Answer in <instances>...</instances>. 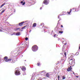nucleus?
<instances>
[{"mask_svg": "<svg viewBox=\"0 0 80 80\" xmlns=\"http://www.w3.org/2000/svg\"><path fill=\"white\" fill-rule=\"evenodd\" d=\"M38 50V47L37 45H34L32 48V50L33 52H36Z\"/></svg>", "mask_w": 80, "mask_h": 80, "instance_id": "nucleus-1", "label": "nucleus"}, {"mask_svg": "<svg viewBox=\"0 0 80 80\" xmlns=\"http://www.w3.org/2000/svg\"><path fill=\"white\" fill-rule=\"evenodd\" d=\"M20 72L18 70L15 69V74L16 75H20Z\"/></svg>", "mask_w": 80, "mask_h": 80, "instance_id": "nucleus-2", "label": "nucleus"}, {"mask_svg": "<svg viewBox=\"0 0 80 80\" xmlns=\"http://www.w3.org/2000/svg\"><path fill=\"white\" fill-rule=\"evenodd\" d=\"M4 59L5 60V62H10V61H11L12 60V59H8V57L7 56H5L4 57Z\"/></svg>", "mask_w": 80, "mask_h": 80, "instance_id": "nucleus-3", "label": "nucleus"}, {"mask_svg": "<svg viewBox=\"0 0 80 80\" xmlns=\"http://www.w3.org/2000/svg\"><path fill=\"white\" fill-rule=\"evenodd\" d=\"M43 3H44L46 5H48V3H49V2H48V1H47V0H45L43 1Z\"/></svg>", "mask_w": 80, "mask_h": 80, "instance_id": "nucleus-4", "label": "nucleus"}, {"mask_svg": "<svg viewBox=\"0 0 80 80\" xmlns=\"http://www.w3.org/2000/svg\"><path fill=\"white\" fill-rule=\"evenodd\" d=\"M25 23L24 22H21L19 24V26H22V25H23V23Z\"/></svg>", "mask_w": 80, "mask_h": 80, "instance_id": "nucleus-5", "label": "nucleus"}, {"mask_svg": "<svg viewBox=\"0 0 80 80\" xmlns=\"http://www.w3.org/2000/svg\"><path fill=\"white\" fill-rule=\"evenodd\" d=\"M72 67L70 66L69 68L67 70V71H68V72H70V71L72 70Z\"/></svg>", "mask_w": 80, "mask_h": 80, "instance_id": "nucleus-6", "label": "nucleus"}, {"mask_svg": "<svg viewBox=\"0 0 80 80\" xmlns=\"http://www.w3.org/2000/svg\"><path fill=\"white\" fill-rule=\"evenodd\" d=\"M71 64L72 65H73V64H75V59H73V60L71 61Z\"/></svg>", "mask_w": 80, "mask_h": 80, "instance_id": "nucleus-7", "label": "nucleus"}, {"mask_svg": "<svg viewBox=\"0 0 80 80\" xmlns=\"http://www.w3.org/2000/svg\"><path fill=\"white\" fill-rule=\"evenodd\" d=\"M46 75L47 77H50V72L47 73L46 74Z\"/></svg>", "mask_w": 80, "mask_h": 80, "instance_id": "nucleus-8", "label": "nucleus"}, {"mask_svg": "<svg viewBox=\"0 0 80 80\" xmlns=\"http://www.w3.org/2000/svg\"><path fill=\"white\" fill-rule=\"evenodd\" d=\"M15 35L17 36H19V35H20V32H17Z\"/></svg>", "mask_w": 80, "mask_h": 80, "instance_id": "nucleus-9", "label": "nucleus"}, {"mask_svg": "<svg viewBox=\"0 0 80 80\" xmlns=\"http://www.w3.org/2000/svg\"><path fill=\"white\" fill-rule=\"evenodd\" d=\"M21 69H22V71H24L25 70H26V69L25 68V67H22V68Z\"/></svg>", "mask_w": 80, "mask_h": 80, "instance_id": "nucleus-10", "label": "nucleus"}, {"mask_svg": "<svg viewBox=\"0 0 80 80\" xmlns=\"http://www.w3.org/2000/svg\"><path fill=\"white\" fill-rule=\"evenodd\" d=\"M5 9H4V10H2L0 13V15H2V13H3V12H5Z\"/></svg>", "mask_w": 80, "mask_h": 80, "instance_id": "nucleus-11", "label": "nucleus"}, {"mask_svg": "<svg viewBox=\"0 0 80 80\" xmlns=\"http://www.w3.org/2000/svg\"><path fill=\"white\" fill-rule=\"evenodd\" d=\"M37 26V24L36 23H34L33 25V27H35Z\"/></svg>", "mask_w": 80, "mask_h": 80, "instance_id": "nucleus-12", "label": "nucleus"}, {"mask_svg": "<svg viewBox=\"0 0 80 80\" xmlns=\"http://www.w3.org/2000/svg\"><path fill=\"white\" fill-rule=\"evenodd\" d=\"M71 12H72V9H71L70 10V11L69 12H67V13H68V14H70V13H71Z\"/></svg>", "mask_w": 80, "mask_h": 80, "instance_id": "nucleus-13", "label": "nucleus"}, {"mask_svg": "<svg viewBox=\"0 0 80 80\" xmlns=\"http://www.w3.org/2000/svg\"><path fill=\"white\" fill-rule=\"evenodd\" d=\"M4 5H5V3H4L2 4V5L1 6L0 8H2V7H3Z\"/></svg>", "mask_w": 80, "mask_h": 80, "instance_id": "nucleus-14", "label": "nucleus"}, {"mask_svg": "<svg viewBox=\"0 0 80 80\" xmlns=\"http://www.w3.org/2000/svg\"><path fill=\"white\" fill-rule=\"evenodd\" d=\"M25 27H27V26H25L23 27L22 28V29H25Z\"/></svg>", "mask_w": 80, "mask_h": 80, "instance_id": "nucleus-15", "label": "nucleus"}, {"mask_svg": "<svg viewBox=\"0 0 80 80\" xmlns=\"http://www.w3.org/2000/svg\"><path fill=\"white\" fill-rule=\"evenodd\" d=\"M15 62H14V60H12L11 61V63H14Z\"/></svg>", "mask_w": 80, "mask_h": 80, "instance_id": "nucleus-16", "label": "nucleus"}, {"mask_svg": "<svg viewBox=\"0 0 80 80\" xmlns=\"http://www.w3.org/2000/svg\"><path fill=\"white\" fill-rule=\"evenodd\" d=\"M63 31H59V33H63Z\"/></svg>", "mask_w": 80, "mask_h": 80, "instance_id": "nucleus-17", "label": "nucleus"}, {"mask_svg": "<svg viewBox=\"0 0 80 80\" xmlns=\"http://www.w3.org/2000/svg\"><path fill=\"white\" fill-rule=\"evenodd\" d=\"M62 79L63 80H64V79H65V77H64V76H62Z\"/></svg>", "mask_w": 80, "mask_h": 80, "instance_id": "nucleus-18", "label": "nucleus"}, {"mask_svg": "<svg viewBox=\"0 0 80 80\" xmlns=\"http://www.w3.org/2000/svg\"><path fill=\"white\" fill-rule=\"evenodd\" d=\"M40 65V63H37V65L38 66H39V65Z\"/></svg>", "mask_w": 80, "mask_h": 80, "instance_id": "nucleus-19", "label": "nucleus"}, {"mask_svg": "<svg viewBox=\"0 0 80 80\" xmlns=\"http://www.w3.org/2000/svg\"><path fill=\"white\" fill-rule=\"evenodd\" d=\"M19 31L22 32V31H23V30H22V28H20V29H19Z\"/></svg>", "mask_w": 80, "mask_h": 80, "instance_id": "nucleus-20", "label": "nucleus"}, {"mask_svg": "<svg viewBox=\"0 0 80 80\" xmlns=\"http://www.w3.org/2000/svg\"><path fill=\"white\" fill-rule=\"evenodd\" d=\"M42 25H44V23H42L40 25V26H42Z\"/></svg>", "mask_w": 80, "mask_h": 80, "instance_id": "nucleus-21", "label": "nucleus"}, {"mask_svg": "<svg viewBox=\"0 0 80 80\" xmlns=\"http://www.w3.org/2000/svg\"><path fill=\"white\" fill-rule=\"evenodd\" d=\"M15 34H16V33H15V32H14L13 33V34H12V35H16Z\"/></svg>", "mask_w": 80, "mask_h": 80, "instance_id": "nucleus-22", "label": "nucleus"}, {"mask_svg": "<svg viewBox=\"0 0 80 80\" xmlns=\"http://www.w3.org/2000/svg\"><path fill=\"white\" fill-rule=\"evenodd\" d=\"M72 60H73V59H70L69 60V62H70H70H72Z\"/></svg>", "mask_w": 80, "mask_h": 80, "instance_id": "nucleus-23", "label": "nucleus"}, {"mask_svg": "<svg viewBox=\"0 0 80 80\" xmlns=\"http://www.w3.org/2000/svg\"><path fill=\"white\" fill-rule=\"evenodd\" d=\"M25 2H24L22 4V5H25Z\"/></svg>", "mask_w": 80, "mask_h": 80, "instance_id": "nucleus-24", "label": "nucleus"}, {"mask_svg": "<svg viewBox=\"0 0 80 80\" xmlns=\"http://www.w3.org/2000/svg\"><path fill=\"white\" fill-rule=\"evenodd\" d=\"M25 40H26V41L28 40V38H25Z\"/></svg>", "mask_w": 80, "mask_h": 80, "instance_id": "nucleus-25", "label": "nucleus"}, {"mask_svg": "<svg viewBox=\"0 0 80 80\" xmlns=\"http://www.w3.org/2000/svg\"><path fill=\"white\" fill-rule=\"evenodd\" d=\"M64 55H65V57H66V52H64Z\"/></svg>", "mask_w": 80, "mask_h": 80, "instance_id": "nucleus-26", "label": "nucleus"}, {"mask_svg": "<svg viewBox=\"0 0 80 80\" xmlns=\"http://www.w3.org/2000/svg\"><path fill=\"white\" fill-rule=\"evenodd\" d=\"M41 73H43V72H45V71H41Z\"/></svg>", "mask_w": 80, "mask_h": 80, "instance_id": "nucleus-27", "label": "nucleus"}, {"mask_svg": "<svg viewBox=\"0 0 80 80\" xmlns=\"http://www.w3.org/2000/svg\"><path fill=\"white\" fill-rule=\"evenodd\" d=\"M58 80H59V79L60 78V76H59V75L58 76Z\"/></svg>", "mask_w": 80, "mask_h": 80, "instance_id": "nucleus-28", "label": "nucleus"}, {"mask_svg": "<svg viewBox=\"0 0 80 80\" xmlns=\"http://www.w3.org/2000/svg\"><path fill=\"white\" fill-rule=\"evenodd\" d=\"M60 39L59 38H58V41H60Z\"/></svg>", "mask_w": 80, "mask_h": 80, "instance_id": "nucleus-29", "label": "nucleus"}, {"mask_svg": "<svg viewBox=\"0 0 80 80\" xmlns=\"http://www.w3.org/2000/svg\"><path fill=\"white\" fill-rule=\"evenodd\" d=\"M23 1H22L21 2V3H23Z\"/></svg>", "mask_w": 80, "mask_h": 80, "instance_id": "nucleus-30", "label": "nucleus"}, {"mask_svg": "<svg viewBox=\"0 0 80 80\" xmlns=\"http://www.w3.org/2000/svg\"><path fill=\"white\" fill-rule=\"evenodd\" d=\"M70 58H72V55H71L70 57Z\"/></svg>", "mask_w": 80, "mask_h": 80, "instance_id": "nucleus-31", "label": "nucleus"}, {"mask_svg": "<svg viewBox=\"0 0 80 80\" xmlns=\"http://www.w3.org/2000/svg\"><path fill=\"white\" fill-rule=\"evenodd\" d=\"M23 75H26V73H24V74H23Z\"/></svg>", "mask_w": 80, "mask_h": 80, "instance_id": "nucleus-32", "label": "nucleus"}, {"mask_svg": "<svg viewBox=\"0 0 80 80\" xmlns=\"http://www.w3.org/2000/svg\"><path fill=\"white\" fill-rule=\"evenodd\" d=\"M60 16H61V15H59V16H58V18H59Z\"/></svg>", "mask_w": 80, "mask_h": 80, "instance_id": "nucleus-33", "label": "nucleus"}, {"mask_svg": "<svg viewBox=\"0 0 80 80\" xmlns=\"http://www.w3.org/2000/svg\"><path fill=\"white\" fill-rule=\"evenodd\" d=\"M19 29H20V28H17V30H19Z\"/></svg>", "mask_w": 80, "mask_h": 80, "instance_id": "nucleus-34", "label": "nucleus"}, {"mask_svg": "<svg viewBox=\"0 0 80 80\" xmlns=\"http://www.w3.org/2000/svg\"><path fill=\"white\" fill-rule=\"evenodd\" d=\"M56 34H54V37H56Z\"/></svg>", "mask_w": 80, "mask_h": 80, "instance_id": "nucleus-35", "label": "nucleus"}, {"mask_svg": "<svg viewBox=\"0 0 80 80\" xmlns=\"http://www.w3.org/2000/svg\"><path fill=\"white\" fill-rule=\"evenodd\" d=\"M16 12V11L15 10V9H14V12Z\"/></svg>", "mask_w": 80, "mask_h": 80, "instance_id": "nucleus-36", "label": "nucleus"}, {"mask_svg": "<svg viewBox=\"0 0 80 80\" xmlns=\"http://www.w3.org/2000/svg\"><path fill=\"white\" fill-rule=\"evenodd\" d=\"M0 32H2V29H0Z\"/></svg>", "mask_w": 80, "mask_h": 80, "instance_id": "nucleus-37", "label": "nucleus"}, {"mask_svg": "<svg viewBox=\"0 0 80 80\" xmlns=\"http://www.w3.org/2000/svg\"><path fill=\"white\" fill-rule=\"evenodd\" d=\"M40 9L41 10H42V7L40 8Z\"/></svg>", "mask_w": 80, "mask_h": 80, "instance_id": "nucleus-38", "label": "nucleus"}, {"mask_svg": "<svg viewBox=\"0 0 80 80\" xmlns=\"http://www.w3.org/2000/svg\"><path fill=\"white\" fill-rule=\"evenodd\" d=\"M61 28H63V25H61Z\"/></svg>", "mask_w": 80, "mask_h": 80, "instance_id": "nucleus-39", "label": "nucleus"}, {"mask_svg": "<svg viewBox=\"0 0 80 80\" xmlns=\"http://www.w3.org/2000/svg\"><path fill=\"white\" fill-rule=\"evenodd\" d=\"M76 77H77V78H78V76H76Z\"/></svg>", "mask_w": 80, "mask_h": 80, "instance_id": "nucleus-40", "label": "nucleus"}, {"mask_svg": "<svg viewBox=\"0 0 80 80\" xmlns=\"http://www.w3.org/2000/svg\"><path fill=\"white\" fill-rule=\"evenodd\" d=\"M64 45H67V43H65V44H64Z\"/></svg>", "mask_w": 80, "mask_h": 80, "instance_id": "nucleus-41", "label": "nucleus"}, {"mask_svg": "<svg viewBox=\"0 0 80 80\" xmlns=\"http://www.w3.org/2000/svg\"><path fill=\"white\" fill-rule=\"evenodd\" d=\"M58 80V78H57V79H56V80Z\"/></svg>", "mask_w": 80, "mask_h": 80, "instance_id": "nucleus-42", "label": "nucleus"}, {"mask_svg": "<svg viewBox=\"0 0 80 80\" xmlns=\"http://www.w3.org/2000/svg\"><path fill=\"white\" fill-rule=\"evenodd\" d=\"M31 32V30H30L29 31V32Z\"/></svg>", "mask_w": 80, "mask_h": 80, "instance_id": "nucleus-43", "label": "nucleus"}, {"mask_svg": "<svg viewBox=\"0 0 80 80\" xmlns=\"http://www.w3.org/2000/svg\"><path fill=\"white\" fill-rule=\"evenodd\" d=\"M79 49H80V46L79 47Z\"/></svg>", "mask_w": 80, "mask_h": 80, "instance_id": "nucleus-44", "label": "nucleus"}, {"mask_svg": "<svg viewBox=\"0 0 80 80\" xmlns=\"http://www.w3.org/2000/svg\"><path fill=\"white\" fill-rule=\"evenodd\" d=\"M60 20H58V22H59V21H60Z\"/></svg>", "mask_w": 80, "mask_h": 80, "instance_id": "nucleus-45", "label": "nucleus"}, {"mask_svg": "<svg viewBox=\"0 0 80 80\" xmlns=\"http://www.w3.org/2000/svg\"><path fill=\"white\" fill-rule=\"evenodd\" d=\"M45 28H46V27H45Z\"/></svg>", "mask_w": 80, "mask_h": 80, "instance_id": "nucleus-46", "label": "nucleus"}, {"mask_svg": "<svg viewBox=\"0 0 80 80\" xmlns=\"http://www.w3.org/2000/svg\"><path fill=\"white\" fill-rule=\"evenodd\" d=\"M76 53V55H77V53Z\"/></svg>", "mask_w": 80, "mask_h": 80, "instance_id": "nucleus-47", "label": "nucleus"}, {"mask_svg": "<svg viewBox=\"0 0 80 80\" xmlns=\"http://www.w3.org/2000/svg\"><path fill=\"white\" fill-rule=\"evenodd\" d=\"M64 41H62V42H64Z\"/></svg>", "mask_w": 80, "mask_h": 80, "instance_id": "nucleus-48", "label": "nucleus"}, {"mask_svg": "<svg viewBox=\"0 0 80 80\" xmlns=\"http://www.w3.org/2000/svg\"><path fill=\"white\" fill-rule=\"evenodd\" d=\"M53 32V31H52V32Z\"/></svg>", "mask_w": 80, "mask_h": 80, "instance_id": "nucleus-49", "label": "nucleus"}, {"mask_svg": "<svg viewBox=\"0 0 80 80\" xmlns=\"http://www.w3.org/2000/svg\"><path fill=\"white\" fill-rule=\"evenodd\" d=\"M73 73V74H74V72H73V73Z\"/></svg>", "mask_w": 80, "mask_h": 80, "instance_id": "nucleus-50", "label": "nucleus"}, {"mask_svg": "<svg viewBox=\"0 0 80 80\" xmlns=\"http://www.w3.org/2000/svg\"><path fill=\"white\" fill-rule=\"evenodd\" d=\"M78 55V54L77 55Z\"/></svg>", "mask_w": 80, "mask_h": 80, "instance_id": "nucleus-51", "label": "nucleus"}, {"mask_svg": "<svg viewBox=\"0 0 80 80\" xmlns=\"http://www.w3.org/2000/svg\"><path fill=\"white\" fill-rule=\"evenodd\" d=\"M22 57H23V55H22Z\"/></svg>", "mask_w": 80, "mask_h": 80, "instance_id": "nucleus-52", "label": "nucleus"}, {"mask_svg": "<svg viewBox=\"0 0 80 80\" xmlns=\"http://www.w3.org/2000/svg\"><path fill=\"white\" fill-rule=\"evenodd\" d=\"M69 59H70V58H69Z\"/></svg>", "mask_w": 80, "mask_h": 80, "instance_id": "nucleus-53", "label": "nucleus"}, {"mask_svg": "<svg viewBox=\"0 0 80 80\" xmlns=\"http://www.w3.org/2000/svg\"><path fill=\"white\" fill-rule=\"evenodd\" d=\"M75 11H76V10H75Z\"/></svg>", "mask_w": 80, "mask_h": 80, "instance_id": "nucleus-54", "label": "nucleus"}]
</instances>
